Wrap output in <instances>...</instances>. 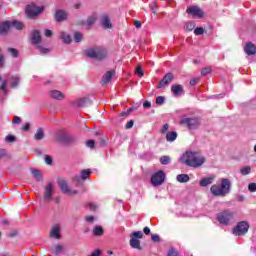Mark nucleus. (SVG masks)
Segmentation results:
<instances>
[{
	"instance_id": "603ef678",
	"label": "nucleus",
	"mask_w": 256,
	"mask_h": 256,
	"mask_svg": "<svg viewBox=\"0 0 256 256\" xmlns=\"http://www.w3.org/2000/svg\"><path fill=\"white\" fill-rule=\"evenodd\" d=\"M87 147H89L90 149H94L95 148V140H88L86 142Z\"/></svg>"
},
{
	"instance_id": "cd10ccee",
	"label": "nucleus",
	"mask_w": 256,
	"mask_h": 256,
	"mask_svg": "<svg viewBox=\"0 0 256 256\" xmlns=\"http://www.w3.org/2000/svg\"><path fill=\"white\" fill-rule=\"evenodd\" d=\"M214 179H215V176H210V177L203 178L200 181V187H207V185H211V183H213Z\"/></svg>"
},
{
	"instance_id": "bb28decb",
	"label": "nucleus",
	"mask_w": 256,
	"mask_h": 256,
	"mask_svg": "<svg viewBox=\"0 0 256 256\" xmlns=\"http://www.w3.org/2000/svg\"><path fill=\"white\" fill-rule=\"evenodd\" d=\"M102 27H104V29H112L113 28V25L111 24V19H109V16L102 17Z\"/></svg>"
},
{
	"instance_id": "5701e85b",
	"label": "nucleus",
	"mask_w": 256,
	"mask_h": 256,
	"mask_svg": "<svg viewBox=\"0 0 256 256\" xmlns=\"http://www.w3.org/2000/svg\"><path fill=\"white\" fill-rule=\"evenodd\" d=\"M52 253L54 256H59L61 253H65V246L58 244L52 248Z\"/></svg>"
},
{
	"instance_id": "09e8293b",
	"label": "nucleus",
	"mask_w": 256,
	"mask_h": 256,
	"mask_svg": "<svg viewBox=\"0 0 256 256\" xmlns=\"http://www.w3.org/2000/svg\"><path fill=\"white\" fill-rule=\"evenodd\" d=\"M163 103H165V97L163 96H158L156 98V105H163Z\"/></svg>"
},
{
	"instance_id": "20e7f679",
	"label": "nucleus",
	"mask_w": 256,
	"mask_h": 256,
	"mask_svg": "<svg viewBox=\"0 0 256 256\" xmlns=\"http://www.w3.org/2000/svg\"><path fill=\"white\" fill-rule=\"evenodd\" d=\"M234 216L235 212L231 210H224L217 214L216 219L220 225H229Z\"/></svg>"
},
{
	"instance_id": "1a4fd4ad",
	"label": "nucleus",
	"mask_w": 256,
	"mask_h": 256,
	"mask_svg": "<svg viewBox=\"0 0 256 256\" xmlns=\"http://www.w3.org/2000/svg\"><path fill=\"white\" fill-rule=\"evenodd\" d=\"M163 183H165V172H163V170L156 172L151 177V184L153 187H159V185H163Z\"/></svg>"
},
{
	"instance_id": "dca6fc26",
	"label": "nucleus",
	"mask_w": 256,
	"mask_h": 256,
	"mask_svg": "<svg viewBox=\"0 0 256 256\" xmlns=\"http://www.w3.org/2000/svg\"><path fill=\"white\" fill-rule=\"evenodd\" d=\"M244 51H245L246 55H255L256 54V45L253 44L252 42H248L244 46Z\"/></svg>"
},
{
	"instance_id": "8fccbe9b",
	"label": "nucleus",
	"mask_w": 256,
	"mask_h": 256,
	"mask_svg": "<svg viewBox=\"0 0 256 256\" xmlns=\"http://www.w3.org/2000/svg\"><path fill=\"white\" fill-rule=\"evenodd\" d=\"M151 240H152L154 243H159V241H161V237H159L158 234H152V235H151Z\"/></svg>"
},
{
	"instance_id": "c03bdc74",
	"label": "nucleus",
	"mask_w": 256,
	"mask_h": 256,
	"mask_svg": "<svg viewBox=\"0 0 256 256\" xmlns=\"http://www.w3.org/2000/svg\"><path fill=\"white\" fill-rule=\"evenodd\" d=\"M8 53H11L12 57H19V51L15 48H8Z\"/></svg>"
},
{
	"instance_id": "0eeeda50",
	"label": "nucleus",
	"mask_w": 256,
	"mask_h": 256,
	"mask_svg": "<svg viewBox=\"0 0 256 256\" xmlns=\"http://www.w3.org/2000/svg\"><path fill=\"white\" fill-rule=\"evenodd\" d=\"M186 13L191 15L192 19H203L205 12L198 6H190L187 8Z\"/></svg>"
},
{
	"instance_id": "bf43d9fd",
	"label": "nucleus",
	"mask_w": 256,
	"mask_h": 256,
	"mask_svg": "<svg viewBox=\"0 0 256 256\" xmlns=\"http://www.w3.org/2000/svg\"><path fill=\"white\" fill-rule=\"evenodd\" d=\"M142 25L143 24L141 23V21L139 20L134 21V27H136V29H141Z\"/></svg>"
},
{
	"instance_id": "7ed1b4c3",
	"label": "nucleus",
	"mask_w": 256,
	"mask_h": 256,
	"mask_svg": "<svg viewBox=\"0 0 256 256\" xmlns=\"http://www.w3.org/2000/svg\"><path fill=\"white\" fill-rule=\"evenodd\" d=\"M85 55L91 59L103 61V59L107 58V50L105 48H88L85 50Z\"/></svg>"
},
{
	"instance_id": "4d7b16f0",
	"label": "nucleus",
	"mask_w": 256,
	"mask_h": 256,
	"mask_svg": "<svg viewBox=\"0 0 256 256\" xmlns=\"http://www.w3.org/2000/svg\"><path fill=\"white\" fill-rule=\"evenodd\" d=\"M76 25H81L84 29H87V22L83 20H77Z\"/></svg>"
},
{
	"instance_id": "de8ad7c7",
	"label": "nucleus",
	"mask_w": 256,
	"mask_h": 256,
	"mask_svg": "<svg viewBox=\"0 0 256 256\" xmlns=\"http://www.w3.org/2000/svg\"><path fill=\"white\" fill-rule=\"evenodd\" d=\"M15 136H13V135H7L6 137H5V141L7 142V143H15Z\"/></svg>"
},
{
	"instance_id": "0e129e2a",
	"label": "nucleus",
	"mask_w": 256,
	"mask_h": 256,
	"mask_svg": "<svg viewBox=\"0 0 256 256\" xmlns=\"http://www.w3.org/2000/svg\"><path fill=\"white\" fill-rule=\"evenodd\" d=\"M12 123H14V124H19V123H21V118L18 117V116H15V117H14V120L12 121Z\"/></svg>"
},
{
	"instance_id": "4be33fe9",
	"label": "nucleus",
	"mask_w": 256,
	"mask_h": 256,
	"mask_svg": "<svg viewBox=\"0 0 256 256\" xmlns=\"http://www.w3.org/2000/svg\"><path fill=\"white\" fill-rule=\"evenodd\" d=\"M32 43H34V45H39L41 43V32H39V30H34L32 32Z\"/></svg>"
},
{
	"instance_id": "37998d69",
	"label": "nucleus",
	"mask_w": 256,
	"mask_h": 256,
	"mask_svg": "<svg viewBox=\"0 0 256 256\" xmlns=\"http://www.w3.org/2000/svg\"><path fill=\"white\" fill-rule=\"evenodd\" d=\"M0 90L3 91L5 95H7V80H4L0 85Z\"/></svg>"
},
{
	"instance_id": "9b49d317",
	"label": "nucleus",
	"mask_w": 256,
	"mask_h": 256,
	"mask_svg": "<svg viewBox=\"0 0 256 256\" xmlns=\"http://www.w3.org/2000/svg\"><path fill=\"white\" fill-rule=\"evenodd\" d=\"M89 175H91V170L90 169L82 170L80 172V176H74L72 178V180L76 183H81L82 181H85L86 179H89Z\"/></svg>"
},
{
	"instance_id": "2f4dec72",
	"label": "nucleus",
	"mask_w": 256,
	"mask_h": 256,
	"mask_svg": "<svg viewBox=\"0 0 256 256\" xmlns=\"http://www.w3.org/2000/svg\"><path fill=\"white\" fill-rule=\"evenodd\" d=\"M178 183H189V175L187 174H179L176 177Z\"/></svg>"
},
{
	"instance_id": "052dcab7",
	"label": "nucleus",
	"mask_w": 256,
	"mask_h": 256,
	"mask_svg": "<svg viewBox=\"0 0 256 256\" xmlns=\"http://www.w3.org/2000/svg\"><path fill=\"white\" fill-rule=\"evenodd\" d=\"M44 35L45 37H53V31L46 29Z\"/></svg>"
},
{
	"instance_id": "72a5a7b5",
	"label": "nucleus",
	"mask_w": 256,
	"mask_h": 256,
	"mask_svg": "<svg viewBox=\"0 0 256 256\" xmlns=\"http://www.w3.org/2000/svg\"><path fill=\"white\" fill-rule=\"evenodd\" d=\"M31 174L36 179V181H42L43 180V175H41V172L37 169H32Z\"/></svg>"
},
{
	"instance_id": "4c0bfd02",
	"label": "nucleus",
	"mask_w": 256,
	"mask_h": 256,
	"mask_svg": "<svg viewBox=\"0 0 256 256\" xmlns=\"http://www.w3.org/2000/svg\"><path fill=\"white\" fill-rule=\"evenodd\" d=\"M160 163L162 165H169V163H171V157H169V156H162L160 158Z\"/></svg>"
},
{
	"instance_id": "b1692460",
	"label": "nucleus",
	"mask_w": 256,
	"mask_h": 256,
	"mask_svg": "<svg viewBox=\"0 0 256 256\" xmlns=\"http://www.w3.org/2000/svg\"><path fill=\"white\" fill-rule=\"evenodd\" d=\"M11 29V21H5L0 24V35H4V33H7Z\"/></svg>"
},
{
	"instance_id": "473e14b6",
	"label": "nucleus",
	"mask_w": 256,
	"mask_h": 256,
	"mask_svg": "<svg viewBox=\"0 0 256 256\" xmlns=\"http://www.w3.org/2000/svg\"><path fill=\"white\" fill-rule=\"evenodd\" d=\"M20 81H21V78H19L18 76H12V78H11V88L12 89H17V87H19Z\"/></svg>"
},
{
	"instance_id": "e2e57ef3",
	"label": "nucleus",
	"mask_w": 256,
	"mask_h": 256,
	"mask_svg": "<svg viewBox=\"0 0 256 256\" xmlns=\"http://www.w3.org/2000/svg\"><path fill=\"white\" fill-rule=\"evenodd\" d=\"M167 131H169V124H164L161 129V133H167Z\"/></svg>"
},
{
	"instance_id": "680f3d73",
	"label": "nucleus",
	"mask_w": 256,
	"mask_h": 256,
	"mask_svg": "<svg viewBox=\"0 0 256 256\" xmlns=\"http://www.w3.org/2000/svg\"><path fill=\"white\" fill-rule=\"evenodd\" d=\"M85 221H87V223H93V221H95V217L94 216H86Z\"/></svg>"
},
{
	"instance_id": "ddd939ff",
	"label": "nucleus",
	"mask_w": 256,
	"mask_h": 256,
	"mask_svg": "<svg viewBox=\"0 0 256 256\" xmlns=\"http://www.w3.org/2000/svg\"><path fill=\"white\" fill-rule=\"evenodd\" d=\"M51 197H53V183L48 182L44 188V200L49 203V201H51Z\"/></svg>"
},
{
	"instance_id": "f8f14e48",
	"label": "nucleus",
	"mask_w": 256,
	"mask_h": 256,
	"mask_svg": "<svg viewBox=\"0 0 256 256\" xmlns=\"http://www.w3.org/2000/svg\"><path fill=\"white\" fill-rule=\"evenodd\" d=\"M174 78L175 76H173L172 73H167L157 85V89H163V87H165V85H169Z\"/></svg>"
},
{
	"instance_id": "f704fd0d",
	"label": "nucleus",
	"mask_w": 256,
	"mask_h": 256,
	"mask_svg": "<svg viewBox=\"0 0 256 256\" xmlns=\"http://www.w3.org/2000/svg\"><path fill=\"white\" fill-rule=\"evenodd\" d=\"M95 21H97V17L89 16L86 21V29H91L92 25H94Z\"/></svg>"
},
{
	"instance_id": "a18cd8bd",
	"label": "nucleus",
	"mask_w": 256,
	"mask_h": 256,
	"mask_svg": "<svg viewBox=\"0 0 256 256\" xmlns=\"http://www.w3.org/2000/svg\"><path fill=\"white\" fill-rule=\"evenodd\" d=\"M168 256H179V252L175 248H170L168 251Z\"/></svg>"
},
{
	"instance_id": "69168bd1",
	"label": "nucleus",
	"mask_w": 256,
	"mask_h": 256,
	"mask_svg": "<svg viewBox=\"0 0 256 256\" xmlns=\"http://www.w3.org/2000/svg\"><path fill=\"white\" fill-rule=\"evenodd\" d=\"M5 155H7V151H5V149H0V159H3Z\"/></svg>"
},
{
	"instance_id": "4468645a",
	"label": "nucleus",
	"mask_w": 256,
	"mask_h": 256,
	"mask_svg": "<svg viewBox=\"0 0 256 256\" xmlns=\"http://www.w3.org/2000/svg\"><path fill=\"white\" fill-rule=\"evenodd\" d=\"M113 75H115V70H110L106 72L103 75L102 80L100 81V85H102V87H105V85H107L111 81V79H113Z\"/></svg>"
},
{
	"instance_id": "338daca9",
	"label": "nucleus",
	"mask_w": 256,
	"mask_h": 256,
	"mask_svg": "<svg viewBox=\"0 0 256 256\" xmlns=\"http://www.w3.org/2000/svg\"><path fill=\"white\" fill-rule=\"evenodd\" d=\"M30 127H31V125H30L29 123H26V124H24V126L22 127V130H23V131H29Z\"/></svg>"
},
{
	"instance_id": "6e6552de",
	"label": "nucleus",
	"mask_w": 256,
	"mask_h": 256,
	"mask_svg": "<svg viewBox=\"0 0 256 256\" xmlns=\"http://www.w3.org/2000/svg\"><path fill=\"white\" fill-rule=\"evenodd\" d=\"M41 11H43V7H37L35 4L26 6V15L28 19H35Z\"/></svg>"
},
{
	"instance_id": "864d4df0",
	"label": "nucleus",
	"mask_w": 256,
	"mask_h": 256,
	"mask_svg": "<svg viewBox=\"0 0 256 256\" xmlns=\"http://www.w3.org/2000/svg\"><path fill=\"white\" fill-rule=\"evenodd\" d=\"M103 254V251L101 249L94 250L90 256H101Z\"/></svg>"
},
{
	"instance_id": "c9c22d12",
	"label": "nucleus",
	"mask_w": 256,
	"mask_h": 256,
	"mask_svg": "<svg viewBox=\"0 0 256 256\" xmlns=\"http://www.w3.org/2000/svg\"><path fill=\"white\" fill-rule=\"evenodd\" d=\"M195 27H196L195 22L189 21V22H187V23L185 24L184 29H185L186 31H193V29H195Z\"/></svg>"
},
{
	"instance_id": "774afa93",
	"label": "nucleus",
	"mask_w": 256,
	"mask_h": 256,
	"mask_svg": "<svg viewBox=\"0 0 256 256\" xmlns=\"http://www.w3.org/2000/svg\"><path fill=\"white\" fill-rule=\"evenodd\" d=\"M143 107H144L145 109H149V107H151V102L145 101V102L143 103Z\"/></svg>"
},
{
	"instance_id": "c85d7f7f",
	"label": "nucleus",
	"mask_w": 256,
	"mask_h": 256,
	"mask_svg": "<svg viewBox=\"0 0 256 256\" xmlns=\"http://www.w3.org/2000/svg\"><path fill=\"white\" fill-rule=\"evenodd\" d=\"M60 39H62L63 43H65L66 45H71V42L73 41L71 38V35H69L65 32H61Z\"/></svg>"
},
{
	"instance_id": "aec40b11",
	"label": "nucleus",
	"mask_w": 256,
	"mask_h": 256,
	"mask_svg": "<svg viewBox=\"0 0 256 256\" xmlns=\"http://www.w3.org/2000/svg\"><path fill=\"white\" fill-rule=\"evenodd\" d=\"M77 105L78 107H91V105H93V101L89 98H80L77 101Z\"/></svg>"
},
{
	"instance_id": "a211bd4d",
	"label": "nucleus",
	"mask_w": 256,
	"mask_h": 256,
	"mask_svg": "<svg viewBox=\"0 0 256 256\" xmlns=\"http://www.w3.org/2000/svg\"><path fill=\"white\" fill-rule=\"evenodd\" d=\"M171 91L174 97H179L184 93L183 86H181V84L172 85Z\"/></svg>"
},
{
	"instance_id": "2eb2a0df",
	"label": "nucleus",
	"mask_w": 256,
	"mask_h": 256,
	"mask_svg": "<svg viewBox=\"0 0 256 256\" xmlns=\"http://www.w3.org/2000/svg\"><path fill=\"white\" fill-rule=\"evenodd\" d=\"M51 99H55V101H63L65 99V93L59 90H52L49 92Z\"/></svg>"
},
{
	"instance_id": "6ab92c4d",
	"label": "nucleus",
	"mask_w": 256,
	"mask_h": 256,
	"mask_svg": "<svg viewBox=\"0 0 256 256\" xmlns=\"http://www.w3.org/2000/svg\"><path fill=\"white\" fill-rule=\"evenodd\" d=\"M60 231H61V228L59 227V225H55L50 230V237H52L53 239H61Z\"/></svg>"
},
{
	"instance_id": "f03ea898",
	"label": "nucleus",
	"mask_w": 256,
	"mask_h": 256,
	"mask_svg": "<svg viewBox=\"0 0 256 256\" xmlns=\"http://www.w3.org/2000/svg\"><path fill=\"white\" fill-rule=\"evenodd\" d=\"M210 191L215 197H225L231 193V180L223 178L221 184H214L211 186Z\"/></svg>"
},
{
	"instance_id": "412c9836",
	"label": "nucleus",
	"mask_w": 256,
	"mask_h": 256,
	"mask_svg": "<svg viewBox=\"0 0 256 256\" xmlns=\"http://www.w3.org/2000/svg\"><path fill=\"white\" fill-rule=\"evenodd\" d=\"M92 235L94 237H103V235H105V230L103 229L102 226H95L92 229Z\"/></svg>"
},
{
	"instance_id": "79ce46f5",
	"label": "nucleus",
	"mask_w": 256,
	"mask_h": 256,
	"mask_svg": "<svg viewBox=\"0 0 256 256\" xmlns=\"http://www.w3.org/2000/svg\"><path fill=\"white\" fill-rule=\"evenodd\" d=\"M132 238L134 239H143V232L136 231L132 233Z\"/></svg>"
},
{
	"instance_id": "49530a36",
	"label": "nucleus",
	"mask_w": 256,
	"mask_h": 256,
	"mask_svg": "<svg viewBox=\"0 0 256 256\" xmlns=\"http://www.w3.org/2000/svg\"><path fill=\"white\" fill-rule=\"evenodd\" d=\"M205 33V29L203 27H198L194 30V35H203Z\"/></svg>"
},
{
	"instance_id": "3c124183",
	"label": "nucleus",
	"mask_w": 256,
	"mask_h": 256,
	"mask_svg": "<svg viewBox=\"0 0 256 256\" xmlns=\"http://www.w3.org/2000/svg\"><path fill=\"white\" fill-rule=\"evenodd\" d=\"M248 191H250L251 193H255V191H256V183H250L248 185Z\"/></svg>"
},
{
	"instance_id": "5fc2aeb1",
	"label": "nucleus",
	"mask_w": 256,
	"mask_h": 256,
	"mask_svg": "<svg viewBox=\"0 0 256 256\" xmlns=\"http://www.w3.org/2000/svg\"><path fill=\"white\" fill-rule=\"evenodd\" d=\"M211 73V68L206 67L201 70V75H209Z\"/></svg>"
},
{
	"instance_id": "393cba45",
	"label": "nucleus",
	"mask_w": 256,
	"mask_h": 256,
	"mask_svg": "<svg viewBox=\"0 0 256 256\" xmlns=\"http://www.w3.org/2000/svg\"><path fill=\"white\" fill-rule=\"evenodd\" d=\"M130 247L133 249H138V251H141L143 247H141V241L137 238H131L130 239Z\"/></svg>"
},
{
	"instance_id": "f257e3e1",
	"label": "nucleus",
	"mask_w": 256,
	"mask_h": 256,
	"mask_svg": "<svg viewBox=\"0 0 256 256\" xmlns=\"http://www.w3.org/2000/svg\"><path fill=\"white\" fill-rule=\"evenodd\" d=\"M179 161L183 165H187V167L198 169L205 163L206 159L199 152L187 151L181 155Z\"/></svg>"
},
{
	"instance_id": "a19ab883",
	"label": "nucleus",
	"mask_w": 256,
	"mask_h": 256,
	"mask_svg": "<svg viewBox=\"0 0 256 256\" xmlns=\"http://www.w3.org/2000/svg\"><path fill=\"white\" fill-rule=\"evenodd\" d=\"M241 175H249L251 173V167L246 166L240 170Z\"/></svg>"
},
{
	"instance_id": "6e6d98bb",
	"label": "nucleus",
	"mask_w": 256,
	"mask_h": 256,
	"mask_svg": "<svg viewBox=\"0 0 256 256\" xmlns=\"http://www.w3.org/2000/svg\"><path fill=\"white\" fill-rule=\"evenodd\" d=\"M38 49H39L40 53H43L44 55H47V53H49V49L44 48L42 46L38 45Z\"/></svg>"
},
{
	"instance_id": "13d9d810",
	"label": "nucleus",
	"mask_w": 256,
	"mask_h": 256,
	"mask_svg": "<svg viewBox=\"0 0 256 256\" xmlns=\"http://www.w3.org/2000/svg\"><path fill=\"white\" fill-rule=\"evenodd\" d=\"M45 163H46L47 165H51V163H53V158H51V156L47 155V156L45 157Z\"/></svg>"
},
{
	"instance_id": "7c9ffc66",
	"label": "nucleus",
	"mask_w": 256,
	"mask_h": 256,
	"mask_svg": "<svg viewBox=\"0 0 256 256\" xmlns=\"http://www.w3.org/2000/svg\"><path fill=\"white\" fill-rule=\"evenodd\" d=\"M176 139H177V132L175 131L167 132L166 141H168L169 143H173V141H175Z\"/></svg>"
},
{
	"instance_id": "f3484780",
	"label": "nucleus",
	"mask_w": 256,
	"mask_h": 256,
	"mask_svg": "<svg viewBox=\"0 0 256 256\" xmlns=\"http://www.w3.org/2000/svg\"><path fill=\"white\" fill-rule=\"evenodd\" d=\"M54 19L57 23H61L67 19V13L63 10H58L54 15Z\"/></svg>"
},
{
	"instance_id": "423d86ee",
	"label": "nucleus",
	"mask_w": 256,
	"mask_h": 256,
	"mask_svg": "<svg viewBox=\"0 0 256 256\" xmlns=\"http://www.w3.org/2000/svg\"><path fill=\"white\" fill-rule=\"evenodd\" d=\"M180 123L181 125H185L186 127H188L190 131L198 129L199 125H201L199 118H183L181 119Z\"/></svg>"
},
{
	"instance_id": "a878e982",
	"label": "nucleus",
	"mask_w": 256,
	"mask_h": 256,
	"mask_svg": "<svg viewBox=\"0 0 256 256\" xmlns=\"http://www.w3.org/2000/svg\"><path fill=\"white\" fill-rule=\"evenodd\" d=\"M10 27H14V29H17V31H22L25 25L23 24V22L19 20H13V21H10Z\"/></svg>"
},
{
	"instance_id": "9d476101",
	"label": "nucleus",
	"mask_w": 256,
	"mask_h": 256,
	"mask_svg": "<svg viewBox=\"0 0 256 256\" xmlns=\"http://www.w3.org/2000/svg\"><path fill=\"white\" fill-rule=\"evenodd\" d=\"M58 185L62 193H64V195H77V193H79L77 190H72L71 188H69L67 180H60L58 182Z\"/></svg>"
},
{
	"instance_id": "c756f323",
	"label": "nucleus",
	"mask_w": 256,
	"mask_h": 256,
	"mask_svg": "<svg viewBox=\"0 0 256 256\" xmlns=\"http://www.w3.org/2000/svg\"><path fill=\"white\" fill-rule=\"evenodd\" d=\"M34 139L36 141H41L45 139V132H43V128H38L36 133L34 134Z\"/></svg>"
},
{
	"instance_id": "e433bc0d",
	"label": "nucleus",
	"mask_w": 256,
	"mask_h": 256,
	"mask_svg": "<svg viewBox=\"0 0 256 256\" xmlns=\"http://www.w3.org/2000/svg\"><path fill=\"white\" fill-rule=\"evenodd\" d=\"M74 41L76 43H81L83 41V34L81 32L74 33Z\"/></svg>"
},
{
	"instance_id": "ea45409f",
	"label": "nucleus",
	"mask_w": 256,
	"mask_h": 256,
	"mask_svg": "<svg viewBox=\"0 0 256 256\" xmlns=\"http://www.w3.org/2000/svg\"><path fill=\"white\" fill-rule=\"evenodd\" d=\"M135 75H137V77H143L145 75V73L143 72V68H141V66H138L136 69H135Z\"/></svg>"
},
{
	"instance_id": "39448f33",
	"label": "nucleus",
	"mask_w": 256,
	"mask_h": 256,
	"mask_svg": "<svg viewBox=\"0 0 256 256\" xmlns=\"http://www.w3.org/2000/svg\"><path fill=\"white\" fill-rule=\"evenodd\" d=\"M247 231H249V222L241 221L238 222L233 228V235H236V237H241V235H245Z\"/></svg>"
},
{
	"instance_id": "58836bf2",
	"label": "nucleus",
	"mask_w": 256,
	"mask_h": 256,
	"mask_svg": "<svg viewBox=\"0 0 256 256\" xmlns=\"http://www.w3.org/2000/svg\"><path fill=\"white\" fill-rule=\"evenodd\" d=\"M57 135H58L59 141H62L63 143H67V141H69L65 133L59 132Z\"/></svg>"
}]
</instances>
